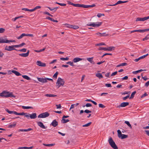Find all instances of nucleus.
<instances>
[{"mask_svg":"<svg viewBox=\"0 0 149 149\" xmlns=\"http://www.w3.org/2000/svg\"><path fill=\"white\" fill-rule=\"evenodd\" d=\"M99 106L100 107L102 108H105V106L103 105L102 104H99Z\"/></svg>","mask_w":149,"mask_h":149,"instance_id":"49530a36","label":"nucleus"},{"mask_svg":"<svg viewBox=\"0 0 149 149\" xmlns=\"http://www.w3.org/2000/svg\"><path fill=\"white\" fill-rule=\"evenodd\" d=\"M64 80L61 78L58 77L56 83V86L58 88L61 86H63L64 84Z\"/></svg>","mask_w":149,"mask_h":149,"instance_id":"f03ea898","label":"nucleus"},{"mask_svg":"<svg viewBox=\"0 0 149 149\" xmlns=\"http://www.w3.org/2000/svg\"><path fill=\"white\" fill-rule=\"evenodd\" d=\"M109 142L111 146L114 149H118V148L116 144L112 138L111 137L109 140Z\"/></svg>","mask_w":149,"mask_h":149,"instance_id":"7ed1b4c3","label":"nucleus"},{"mask_svg":"<svg viewBox=\"0 0 149 149\" xmlns=\"http://www.w3.org/2000/svg\"><path fill=\"white\" fill-rule=\"evenodd\" d=\"M93 57L88 58H87V60L89 61L91 63L94 64H95V62L93 61Z\"/></svg>","mask_w":149,"mask_h":149,"instance_id":"6ab92c4d","label":"nucleus"},{"mask_svg":"<svg viewBox=\"0 0 149 149\" xmlns=\"http://www.w3.org/2000/svg\"><path fill=\"white\" fill-rule=\"evenodd\" d=\"M56 107L57 109H60L61 107V106L60 104H56Z\"/></svg>","mask_w":149,"mask_h":149,"instance_id":"680f3d73","label":"nucleus"},{"mask_svg":"<svg viewBox=\"0 0 149 149\" xmlns=\"http://www.w3.org/2000/svg\"><path fill=\"white\" fill-rule=\"evenodd\" d=\"M69 59V58L68 57H66L65 58H60V60L62 61L67 60Z\"/></svg>","mask_w":149,"mask_h":149,"instance_id":"09e8293b","label":"nucleus"},{"mask_svg":"<svg viewBox=\"0 0 149 149\" xmlns=\"http://www.w3.org/2000/svg\"><path fill=\"white\" fill-rule=\"evenodd\" d=\"M115 47H100L98 49L99 50H104L111 51L114 50Z\"/></svg>","mask_w":149,"mask_h":149,"instance_id":"20e7f679","label":"nucleus"},{"mask_svg":"<svg viewBox=\"0 0 149 149\" xmlns=\"http://www.w3.org/2000/svg\"><path fill=\"white\" fill-rule=\"evenodd\" d=\"M18 149H27V147H19Z\"/></svg>","mask_w":149,"mask_h":149,"instance_id":"69168bd1","label":"nucleus"},{"mask_svg":"<svg viewBox=\"0 0 149 149\" xmlns=\"http://www.w3.org/2000/svg\"><path fill=\"white\" fill-rule=\"evenodd\" d=\"M128 136L127 135L122 134L121 135V136H120V138H121L122 139H123L126 138H127L128 137Z\"/></svg>","mask_w":149,"mask_h":149,"instance_id":"72a5a7b5","label":"nucleus"},{"mask_svg":"<svg viewBox=\"0 0 149 149\" xmlns=\"http://www.w3.org/2000/svg\"><path fill=\"white\" fill-rule=\"evenodd\" d=\"M141 32V33H143V30H141V29L136 30H134V31H131V33H134V32Z\"/></svg>","mask_w":149,"mask_h":149,"instance_id":"f704fd0d","label":"nucleus"},{"mask_svg":"<svg viewBox=\"0 0 149 149\" xmlns=\"http://www.w3.org/2000/svg\"><path fill=\"white\" fill-rule=\"evenodd\" d=\"M106 33H101L100 32H98L96 34L97 35H99V36L100 37L102 36H109L108 34H106Z\"/></svg>","mask_w":149,"mask_h":149,"instance_id":"a211bd4d","label":"nucleus"},{"mask_svg":"<svg viewBox=\"0 0 149 149\" xmlns=\"http://www.w3.org/2000/svg\"><path fill=\"white\" fill-rule=\"evenodd\" d=\"M127 65V63H123L118 65L116 66V67H118L121 66H126Z\"/></svg>","mask_w":149,"mask_h":149,"instance_id":"7c9ffc66","label":"nucleus"},{"mask_svg":"<svg viewBox=\"0 0 149 149\" xmlns=\"http://www.w3.org/2000/svg\"><path fill=\"white\" fill-rule=\"evenodd\" d=\"M58 125V123L55 119L53 120L52 122L50 124L51 125H52L54 127H56Z\"/></svg>","mask_w":149,"mask_h":149,"instance_id":"9d476101","label":"nucleus"},{"mask_svg":"<svg viewBox=\"0 0 149 149\" xmlns=\"http://www.w3.org/2000/svg\"><path fill=\"white\" fill-rule=\"evenodd\" d=\"M105 44L104 43L102 42L100 43H99L95 45L96 46H101V45H105Z\"/></svg>","mask_w":149,"mask_h":149,"instance_id":"79ce46f5","label":"nucleus"},{"mask_svg":"<svg viewBox=\"0 0 149 149\" xmlns=\"http://www.w3.org/2000/svg\"><path fill=\"white\" fill-rule=\"evenodd\" d=\"M16 122H14L13 123V124H11V125H9L8 126V127L9 128H12L13 127H14L16 126Z\"/></svg>","mask_w":149,"mask_h":149,"instance_id":"bb28decb","label":"nucleus"},{"mask_svg":"<svg viewBox=\"0 0 149 149\" xmlns=\"http://www.w3.org/2000/svg\"><path fill=\"white\" fill-rule=\"evenodd\" d=\"M130 91L126 92L125 91L124 92L121 93L122 95H124L125 94L130 95Z\"/></svg>","mask_w":149,"mask_h":149,"instance_id":"a18cd8bd","label":"nucleus"},{"mask_svg":"<svg viewBox=\"0 0 149 149\" xmlns=\"http://www.w3.org/2000/svg\"><path fill=\"white\" fill-rule=\"evenodd\" d=\"M49 113L48 112H45L40 114L38 116V118H44L48 117L49 116Z\"/></svg>","mask_w":149,"mask_h":149,"instance_id":"0eeeda50","label":"nucleus"},{"mask_svg":"<svg viewBox=\"0 0 149 149\" xmlns=\"http://www.w3.org/2000/svg\"><path fill=\"white\" fill-rule=\"evenodd\" d=\"M129 104V103L128 102H123L121 103L120 105L118 106V107H125L128 105Z\"/></svg>","mask_w":149,"mask_h":149,"instance_id":"f8f14e48","label":"nucleus"},{"mask_svg":"<svg viewBox=\"0 0 149 149\" xmlns=\"http://www.w3.org/2000/svg\"><path fill=\"white\" fill-rule=\"evenodd\" d=\"M69 121V120L68 119H65L63 118H62L61 120V122L63 123H66L68 122Z\"/></svg>","mask_w":149,"mask_h":149,"instance_id":"c9c22d12","label":"nucleus"},{"mask_svg":"<svg viewBox=\"0 0 149 149\" xmlns=\"http://www.w3.org/2000/svg\"><path fill=\"white\" fill-rule=\"evenodd\" d=\"M16 115H21V116H23L24 115L25 116V117H26V116H27L28 114V113H24V112H22V113H17V112H16Z\"/></svg>","mask_w":149,"mask_h":149,"instance_id":"412c9836","label":"nucleus"},{"mask_svg":"<svg viewBox=\"0 0 149 149\" xmlns=\"http://www.w3.org/2000/svg\"><path fill=\"white\" fill-rule=\"evenodd\" d=\"M118 136L119 138L120 137V136H121V135H122V134L121 131L118 130H117Z\"/></svg>","mask_w":149,"mask_h":149,"instance_id":"58836bf2","label":"nucleus"},{"mask_svg":"<svg viewBox=\"0 0 149 149\" xmlns=\"http://www.w3.org/2000/svg\"><path fill=\"white\" fill-rule=\"evenodd\" d=\"M68 27L70 28H72L74 29H79V27L76 25L72 26L71 25H69Z\"/></svg>","mask_w":149,"mask_h":149,"instance_id":"aec40b11","label":"nucleus"},{"mask_svg":"<svg viewBox=\"0 0 149 149\" xmlns=\"http://www.w3.org/2000/svg\"><path fill=\"white\" fill-rule=\"evenodd\" d=\"M37 124L38 125L42 128L43 129H46L47 128V127H45L43 123L41 122H37Z\"/></svg>","mask_w":149,"mask_h":149,"instance_id":"dca6fc26","label":"nucleus"},{"mask_svg":"<svg viewBox=\"0 0 149 149\" xmlns=\"http://www.w3.org/2000/svg\"><path fill=\"white\" fill-rule=\"evenodd\" d=\"M147 95H148V94H147V93H145L143 94V95H141V98H143V97L147 96Z\"/></svg>","mask_w":149,"mask_h":149,"instance_id":"052dcab7","label":"nucleus"},{"mask_svg":"<svg viewBox=\"0 0 149 149\" xmlns=\"http://www.w3.org/2000/svg\"><path fill=\"white\" fill-rule=\"evenodd\" d=\"M29 50H28L26 53L19 54V55L22 57H26L29 56Z\"/></svg>","mask_w":149,"mask_h":149,"instance_id":"ddd939ff","label":"nucleus"},{"mask_svg":"<svg viewBox=\"0 0 149 149\" xmlns=\"http://www.w3.org/2000/svg\"><path fill=\"white\" fill-rule=\"evenodd\" d=\"M149 85V81L146 83L145 84V86L146 87H147Z\"/></svg>","mask_w":149,"mask_h":149,"instance_id":"774afa93","label":"nucleus"},{"mask_svg":"<svg viewBox=\"0 0 149 149\" xmlns=\"http://www.w3.org/2000/svg\"><path fill=\"white\" fill-rule=\"evenodd\" d=\"M110 72L106 73L105 74V76L106 77H109V75H110Z\"/></svg>","mask_w":149,"mask_h":149,"instance_id":"338daca9","label":"nucleus"},{"mask_svg":"<svg viewBox=\"0 0 149 149\" xmlns=\"http://www.w3.org/2000/svg\"><path fill=\"white\" fill-rule=\"evenodd\" d=\"M146 70H142V69H140V70H137V71H133V73L134 74H136L137 73H139V72H140L142 71H146Z\"/></svg>","mask_w":149,"mask_h":149,"instance_id":"c756f323","label":"nucleus"},{"mask_svg":"<svg viewBox=\"0 0 149 149\" xmlns=\"http://www.w3.org/2000/svg\"><path fill=\"white\" fill-rule=\"evenodd\" d=\"M7 42L9 43L10 42H15V40H7Z\"/></svg>","mask_w":149,"mask_h":149,"instance_id":"6e6d98bb","label":"nucleus"},{"mask_svg":"<svg viewBox=\"0 0 149 149\" xmlns=\"http://www.w3.org/2000/svg\"><path fill=\"white\" fill-rule=\"evenodd\" d=\"M136 91H134L132 92L131 95V96L129 98L130 99H132L134 97V95L136 94Z\"/></svg>","mask_w":149,"mask_h":149,"instance_id":"e433bc0d","label":"nucleus"},{"mask_svg":"<svg viewBox=\"0 0 149 149\" xmlns=\"http://www.w3.org/2000/svg\"><path fill=\"white\" fill-rule=\"evenodd\" d=\"M82 60V59L79 58H75L73 59V61L74 63H76L79 61Z\"/></svg>","mask_w":149,"mask_h":149,"instance_id":"5701e85b","label":"nucleus"},{"mask_svg":"<svg viewBox=\"0 0 149 149\" xmlns=\"http://www.w3.org/2000/svg\"><path fill=\"white\" fill-rule=\"evenodd\" d=\"M44 14L46 15H47L53 17V15H51L50 14L47 12H44Z\"/></svg>","mask_w":149,"mask_h":149,"instance_id":"864d4df0","label":"nucleus"},{"mask_svg":"<svg viewBox=\"0 0 149 149\" xmlns=\"http://www.w3.org/2000/svg\"><path fill=\"white\" fill-rule=\"evenodd\" d=\"M26 49L25 48H23L19 50H18V51H20L22 52H26Z\"/></svg>","mask_w":149,"mask_h":149,"instance_id":"c03bdc74","label":"nucleus"},{"mask_svg":"<svg viewBox=\"0 0 149 149\" xmlns=\"http://www.w3.org/2000/svg\"><path fill=\"white\" fill-rule=\"evenodd\" d=\"M102 24V22H93L91 24H87V25L95 27H97L100 26Z\"/></svg>","mask_w":149,"mask_h":149,"instance_id":"39448f33","label":"nucleus"},{"mask_svg":"<svg viewBox=\"0 0 149 149\" xmlns=\"http://www.w3.org/2000/svg\"><path fill=\"white\" fill-rule=\"evenodd\" d=\"M43 145L46 146H52L54 145V144H45L43 143Z\"/></svg>","mask_w":149,"mask_h":149,"instance_id":"ea45409f","label":"nucleus"},{"mask_svg":"<svg viewBox=\"0 0 149 149\" xmlns=\"http://www.w3.org/2000/svg\"><path fill=\"white\" fill-rule=\"evenodd\" d=\"M4 49L8 51H11L13 50H15L16 51H18L17 49L14 48V45L9 46H6L5 47Z\"/></svg>","mask_w":149,"mask_h":149,"instance_id":"423d86ee","label":"nucleus"},{"mask_svg":"<svg viewBox=\"0 0 149 149\" xmlns=\"http://www.w3.org/2000/svg\"><path fill=\"white\" fill-rule=\"evenodd\" d=\"M92 106V104L89 103H87L85 105H84L83 106V107H84L85 106H86L87 107H91Z\"/></svg>","mask_w":149,"mask_h":149,"instance_id":"37998d69","label":"nucleus"},{"mask_svg":"<svg viewBox=\"0 0 149 149\" xmlns=\"http://www.w3.org/2000/svg\"><path fill=\"white\" fill-rule=\"evenodd\" d=\"M22 107L24 109H33V107H32L22 106Z\"/></svg>","mask_w":149,"mask_h":149,"instance_id":"2f4dec72","label":"nucleus"},{"mask_svg":"<svg viewBox=\"0 0 149 149\" xmlns=\"http://www.w3.org/2000/svg\"><path fill=\"white\" fill-rule=\"evenodd\" d=\"M38 81L42 83H46L47 82L46 81V78H37Z\"/></svg>","mask_w":149,"mask_h":149,"instance_id":"1a4fd4ad","label":"nucleus"},{"mask_svg":"<svg viewBox=\"0 0 149 149\" xmlns=\"http://www.w3.org/2000/svg\"><path fill=\"white\" fill-rule=\"evenodd\" d=\"M6 110L7 112L9 114L13 113L15 115L16 114L15 113H16V112L15 111H9L7 109H6Z\"/></svg>","mask_w":149,"mask_h":149,"instance_id":"a878e982","label":"nucleus"},{"mask_svg":"<svg viewBox=\"0 0 149 149\" xmlns=\"http://www.w3.org/2000/svg\"><path fill=\"white\" fill-rule=\"evenodd\" d=\"M125 123L126 124L128 127L130 128L131 129H132V127L131 125L130 124L129 122L128 121H125Z\"/></svg>","mask_w":149,"mask_h":149,"instance_id":"473e14b6","label":"nucleus"},{"mask_svg":"<svg viewBox=\"0 0 149 149\" xmlns=\"http://www.w3.org/2000/svg\"><path fill=\"white\" fill-rule=\"evenodd\" d=\"M129 97H130L129 95H127L126 96V97L123 98V100H125L127 98H129Z\"/></svg>","mask_w":149,"mask_h":149,"instance_id":"e2e57ef3","label":"nucleus"},{"mask_svg":"<svg viewBox=\"0 0 149 149\" xmlns=\"http://www.w3.org/2000/svg\"><path fill=\"white\" fill-rule=\"evenodd\" d=\"M5 31V29L3 28H0V33H2Z\"/></svg>","mask_w":149,"mask_h":149,"instance_id":"de8ad7c7","label":"nucleus"},{"mask_svg":"<svg viewBox=\"0 0 149 149\" xmlns=\"http://www.w3.org/2000/svg\"><path fill=\"white\" fill-rule=\"evenodd\" d=\"M127 2V1H118L115 4H113V5H109L110 6H116L117 4L122 3H126Z\"/></svg>","mask_w":149,"mask_h":149,"instance_id":"f3484780","label":"nucleus"},{"mask_svg":"<svg viewBox=\"0 0 149 149\" xmlns=\"http://www.w3.org/2000/svg\"><path fill=\"white\" fill-rule=\"evenodd\" d=\"M95 4H93L91 5H84V8H91L95 7Z\"/></svg>","mask_w":149,"mask_h":149,"instance_id":"4be33fe9","label":"nucleus"},{"mask_svg":"<svg viewBox=\"0 0 149 149\" xmlns=\"http://www.w3.org/2000/svg\"><path fill=\"white\" fill-rule=\"evenodd\" d=\"M0 96L2 97H15V96L13 95L12 93L9 92L7 91H4L2 93H0Z\"/></svg>","mask_w":149,"mask_h":149,"instance_id":"f257e3e1","label":"nucleus"},{"mask_svg":"<svg viewBox=\"0 0 149 149\" xmlns=\"http://www.w3.org/2000/svg\"><path fill=\"white\" fill-rule=\"evenodd\" d=\"M41 8V7L40 6H37L34 8V9L35 10H36L38 9H40Z\"/></svg>","mask_w":149,"mask_h":149,"instance_id":"0e129e2a","label":"nucleus"},{"mask_svg":"<svg viewBox=\"0 0 149 149\" xmlns=\"http://www.w3.org/2000/svg\"><path fill=\"white\" fill-rule=\"evenodd\" d=\"M107 55H111L112 54L111 53H105L102 56V58H103L105 56H107Z\"/></svg>","mask_w":149,"mask_h":149,"instance_id":"5fc2aeb1","label":"nucleus"},{"mask_svg":"<svg viewBox=\"0 0 149 149\" xmlns=\"http://www.w3.org/2000/svg\"><path fill=\"white\" fill-rule=\"evenodd\" d=\"M22 77L24 78L25 79L27 80H29L31 79L27 75H23L22 76Z\"/></svg>","mask_w":149,"mask_h":149,"instance_id":"4c0bfd02","label":"nucleus"},{"mask_svg":"<svg viewBox=\"0 0 149 149\" xmlns=\"http://www.w3.org/2000/svg\"><path fill=\"white\" fill-rule=\"evenodd\" d=\"M7 40L1 38H0V43H7Z\"/></svg>","mask_w":149,"mask_h":149,"instance_id":"393cba45","label":"nucleus"},{"mask_svg":"<svg viewBox=\"0 0 149 149\" xmlns=\"http://www.w3.org/2000/svg\"><path fill=\"white\" fill-rule=\"evenodd\" d=\"M12 72L15 74L17 76L21 75L20 73L16 70H13L12 71Z\"/></svg>","mask_w":149,"mask_h":149,"instance_id":"b1692460","label":"nucleus"},{"mask_svg":"<svg viewBox=\"0 0 149 149\" xmlns=\"http://www.w3.org/2000/svg\"><path fill=\"white\" fill-rule=\"evenodd\" d=\"M84 112L86 113H91V111H89L88 109H86L84 111Z\"/></svg>","mask_w":149,"mask_h":149,"instance_id":"4d7b16f0","label":"nucleus"},{"mask_svg":"<svg viewBox=\"0 0 149 149\" xmlns=\"http://www.w3.org/2000/svg\"><path fill=\"white\" fill-rule=\"evenodd\" d=\"M92 123L91 122H90L87 124L83 125L82 126L83 127H86L89 126Z\"/></svg>","mask_w":149,"mask_h":149,"instance_id":"a19ab883","label":"nucleus"},{"mask_svg":"<svg viewBox=\"0 0 149 149\" xmlns=\"http://www.w3.org/2000/svg\"><path fill=\"white\" fill-rule=\"evenodd\" d=\"M66 63L67 64H68L72 66H74V65L73 64V62H72L71 61L68 62Z\"/></svg>","mask_w":149,"mask_h":149,"instance_id":"3c124183","label":"nucleus"},{"mask_svg":"<svg viewBox=\"0 0 149 149\" xmlns=\"http://www.w3.org/2000/svg\"><path fill=\"white\" fill-rule=\"evenodd\" d=\"M148 39H149V34H148L147 36H146L145 38H143V40H147Z\"/></svg>","mask_w":149,"mask_h":149,"instance_id":"8fccbe9b","label":"nucleus"},{"mask_svg":"<svg viewBox=\"0 0 149 149\" xmlns=\"http://www.w3.org/2000/svg\"><path fill=\"white\" fill-rule=\"evenodd\" d=\"M45 96L49 97H55L57 96V95L52 94H46L45 95Z\"/></svg>","mask_w":149,"mask_h":149,"instance_id":"c85d7f7f","label":"nucleus"},{"mask_svg":"<svg viewBox=\"0 0 149 149\" xmlns=\"http://www.w3.org/2000/svg\"><path fill=\"white\" fill-rule=\"evenodd\" d=\"M96 76L99 78L100 79L103 78V77L101 74L100 73H97L96 74Z\"/></svg>","mask_w":149,"mask_h":149,"instance_id":"cd10ccee","label":"nucleus"},{"mask_svg":"<svg viewBox=\"0 0 149 149\" xmlns=\"http://www.w3.org/2000/svg\"><path fill=\"white\" fill-rule=\"evenodd\" d=\"M148 55V54H147L145 55L142 56L140 57L139 58H136V59H135L134 60V61L136 62H137L138 61H139L141 59L145 58Z\"/></svg>","mask_w":149,"mask_h":149,"instance_id":"4468645a","label":"nucleus"},{"mask_svg":"<svg viewBox=\"0 0 149 149\" xmlns=\"http://www.w3.org/2000/svg\"><path fill=\"white\" fill-rule=\"evenodd\" d=\"M26 117L28 119H29V118L32 119H35L37 117L36 113H33L30 114L29 113H28L27 115L26 116Z\"/></svg>","mask_w":149,"mask_h":149,"instance_id":"6e6552de","label":"nucleus"},{"mask_svg":"<svg viewBox=\"0 0 149 149\" xmlns=\"http://www.w3.org/2000/svg\"><path fill=\"white\" fill-rule=\"evenodd\" d=\"M58 74V72H56L55 73L53 77L54 78L56 79L57 77V76Z\"/></svg>","mask_w":149,"mask_h":149,"instance_id":"603ef678","label":"nucleus"},{"mask_svg":"<svg viewBox=\"0 0 149 149\" xmlns=\"http://www.w3.org/2000/svg\"><path fill=\"white\" fill-rule=\"evenodd\" d=\"M37 64L40 66L45 67L46 66L45 63H42L40 61H37Z\"/></svg>","mask_w":149,"mask_h":149,"instance_id":"2eb2a0df","label":"nucleus"},{"mask_svg":"<svg viewBox=\"0 0 149 149\" xmlns=\"http://www.w3.org/2000/svg\"><path fill=\"white\" fill-rule=\"evenodd\" d=\"M106 86L108 87H111V85L110 84H105Z\"/></svg>","mask_w":149,"mask_h":149,"instance_id":"bf43d9fd","label":"nucleus"},{"mask_svg":"<svg viewBox=\"0 0 149 149\" xmlns=\"http://www.w3.org/2000/svg\"><path fill=\"white\" fill-rule=\"evenodd\" d=\"M102 16H104V14H103L98 13L97 15V17H100Z\"/></svg>","mask_w":149,"mask_h":149,"instance_id":"13d9d810","label":"nucleus"},{"mask_svg":"<svg viewBox=\"0 0 149 149\" xmlns=\"http://www.w3.org/2000/svg\"><path fill=\"white\" fill-rule=\"evenodd\" d=\"M147 17H145L143 18L141 17H138L136 18V21H144L145 20H146L147 19Z\"/></svg>","mask_w":149,"mask_h":149,"instance_id":"9b49d317","label":"nucleus"}]
</instances>
